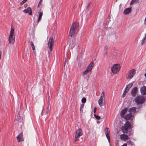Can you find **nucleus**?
Wrapping results in <instances>:
<instances>
[{
  "instance_id": "16",
  "label": "nucleus",
  "mask_w": 146,
  "mask_h": 146,
  "mask_svg": "<svg viewBox=\"0 0 146 146\" xmlns=\"http://www.w3.org/2000/svg\"><path fill=\"white\" fill-rule=\"evenodd\" d=\"M131 11L132 9L131 7L127 8L124 10L123 13L125 15H128L131 12Z\"/></svg>"
},
{
  "instance_id": "14",
  "label": "nucleus",
  "mask_w": 146,
  "mask_h": 146,
  "mask_svg": "<svg viewBox=\"0 0 146 146\" xmlns=\"http://www.w3.org/2000/svg\"><path fill=\"white\" fill-rule=\"evenodd\" d=\"M23 12L25 13H28L29 15H32V10L30 7H28L26 9H24L23 10Z\"/></svg>"
},
{
  "instance_id": "35",
  "label": "nucleus",
  "mask_w": 146,
  "mask_h": 146,
  "mask_svg": "<svg viewBox=\"0 0 146 146\" xmlns=\"http://www.w3.org/2000/svg\"><path fill=\"white\" fill-rule=\"evenodd\" d=\"M2 52L1 51H0V60L1 58V56Z\"/></svg>"
},
{
  "instance_id": "30",
  "label": "nucleus",
  "mask_w": 146,
  "mask_h": 146,
  "mask_svg": "<svg viewBox=\"0 0 146 146\" xmlns=\"http://www.w3.org/2000/svg\"><path fill=\"white\" fill-rule=\"evenodd\" d=\"M84 106V104H82L80 106V111H81V109L83 108Z\"/></svg>"
},
{
  "instance_id": "4",
  "label": "nucleus",
  "mask_w": 146,
  "mask_h": 146,
  "mask_svg": "<svg viewBox=\"0 0 146 146\" xmlns=\"http://www.w3.org/2000/svg\"><path fill=\"white\" fill-rule=\"evenodd\" d=\"M135 101L138 104H141L145 102L144 97L141 96H138L135 98Z\"/></svg>"
},
{
  "instance_id": "3",
  "label": "nucleus",
  "mask_w": 146,
  "mask_h": 146,
  "mask_svg": "<svg viewBox=\"0 0 146 146\" xmlns=\"http://www.w3.org/2000/svg\"><path fill=\"white\" fill-rule=\"evenodd\" d=\"M94 65L93 62L92 61L91 62L90 64L87 67L86 70L83 72V76H84L90 72L92 71V68L94 67Z\"/></svg>"
},
{
  "instance_id": "25",
  "label": "nucleus",
  "mask_w": 146,
  "mask_h": 146,
  "mask_svg": "<svg viewBox=\"0 0 146 146\" xmlns=\"http://www.w3.org/2000/svg\"><path fill=\"white\" fill-rule=\"evenodd\" d=\"M139 0H132L130 3V5H133L135 3H139Z\"/></svg>"
},
{
  "instance_id": "1",
  "label": "nucleus",
  "mask_w": 146,
  "mask_h": 146,
  "mask_svg": "<svg viewBox=\"0 0 146 146\" xmlns=\"http://www.w3.org/2000/svg\"><path fill=\"white\" fill-rule=\"evenodd\" d=\"M79 31V24L77 23H73L70 27L69 35L71 37H74Z\"/></svg>"
},
{
  "instance_id": "38",
  "label": "nucleus",
  "mask_w": 146,
  "mask_h": 146,
  "mask_svg": "<svg viewBox=\"0 0 146 146\" xmlns=\"http://www.w3.org/2000/svg\"><path fill=\"white\" fill-rule=\"evenodd\" d=\"M99 123V122H97V123Z\"/></svg>"
},
{
  "instance_id": "37",
  "label": "nucleus",
  "mask_w": 146,
  "mask_h": 146,
  "mask_svg": "<svg viewBox=\"0 0 146 146\" xmlns=\"http://www.w3.org/2000/svg\"><path fill=\"white\" fill-rule=\"evenodd\" d=\"M145 37H146V34H145Z\"/></svg>"
},
{
  "instance_id": "29",
  "label": "nucleus",
  "mask_w": 146,
  "mask_h": 146,
  "mask_svg": "<svg viewBox=\"0 0 146 146\" xmlns=\"http://www.w3.org/2000/svg\"><path fill=\"white\" fill-rule=\"evenodd\" d=\"M127 92H126L125 90L124 92L123 93V94L122 95V97L123 98L126 95V94Z\"/></svg>"
},
{
  "instance_id": "6",
  "label": "nucleus",
  "mask_w": 146,
  "mask_h": 146,
  "mask_svg": "<svg viewBox=\"0 0 146 146\" xmlns=\"http://www.w3.org/2000/svg\"><path fill=\"white\" fill-rule=\"evenodd\" d=\"M105 95V92H102L101 94L100 98L98 101V104L101 107L103 106L104 105Z\"/></svg>"
},
{
  "instance_id": "5",
  "label": "nucleus",
  "mask_w": 146,
  "mask_h": 146,
  "mask_svg": "<svg viewBox=\"0 0 146 146\" xmlns=\"http://www.w3.org/2000/svg\"><path fill=\"white\" fill-rule=\"evenodd\" d=\"M120 69V65L119 64H115L111 68L112 72L114 74L118 72Z\"/></svg>"
},
{
  "instance_id": "23",
  "label": "nucleus",
  "mask_w": 146,
  "mask_h": 146,
  "mask_svg": "<svg viewBox=\"0 0 146 146\" xmlns=\"http://www.w3.org/2000/svg\"><path fill=\"white\" fill-rule=\"evenodd\" d=\"M39 16L37 19L38 23L40 21L43 15V13L42 12H40L39 13Z\"/></svg>"
},
{
  "instance_id": "10",
  "label": "nucleus",
  "mask_w": 146,
  "mask_h": 146,
  "mask_svg": "<svg viewBox=\"0 0 146 146\" xmlns=\"http://www.w3.org/2000/svg\"><path fill=\"white\" fill-rule=\"evenodd\" d=\"M136 73V70L134 69L130 70L129 73L127 75V79H131L133 78V76Z\"/></svg>"
},
{
  "instance_id": "2",
  "label": "nucleus",
  "mask_w": 146,
  "mask_h": 146,
  "mask_svg": "<svg viewBox=\"0 0 146 146\" xmlns=\"http://www.w3.org/2000/svg\"><path fill=\"white\" fill-rule=\"evenodd\" d=\"M8 41L11 44H14L15 41V35L14 34V29L11 28L9 34Z\"/></svg>"
},
{
  "instance_id": "24",
  "label": "nucleus",
  "mask_w": 146,
  "mask_h": 146,
  "mask_svg": "<svg viewBox=\"0 0 146 146\" xmlns=\"http://www.w3.org/2000/svg\"><path fill=\"white\" fill-rule=\"evenodd\" d=\"M31 45V46L32 48V49L33 52L34 53H35V45L33 43V42L32 41H31L30 42Z\"/></svg>"
},
{
  "instance_id": "21",
  "label": "nucleus",
  "mask_w": 146,
  "mask_h": 146,
  "mask_svg": "<svg viewBox=\"0 0 146 146\" xmlns=\"http://www.w3.org/2000/svg\"><path fill=\"white\" fill-rule=\"evenodd\" d=\"M120 137L121 139L124 141L127 140L129 138L127 135L124 134L121 135Z\"/></svg>"
},
{
  "instance_id": "39",
  "label": "nucleus",
  "mask_w": 146,
  "mask_h": 146,
  "mask_svg": "<svg viewBox=\"0 0 146 146\" xmlns=\"http://www.w3.org/2000/svg\"><path fill=\"white\" fill-rule=\"evenodd\" d=\"M131 144H132V145H133V143H131Z\"/></svg>"
},
{
  "instance_id": "36",
  "label": "nucleus",
  "mask_w": 146,
  "mask_h": 146,
  "mask_svg": "<svg viewBox=\"0 0 146 146\" xmlns=\"http://www.w3.org/2000/svg\"><path fill=\"white\" fill-rule=\"evenodd\" d=\"M144 24H146V17H145V18L144 20Z\"/></svg>"
},
{
  "instance_id": "26",
  "label": "nucleus",
  "mask_w": 146,
  "mask_h": 146,
  "mask_svg": "<svg viewBox=\"0 0 146 146\" xmlns=\"http://www.w3.org/2000/svg\"><path fill=\"white\" fill-rule=\"evenodd\" d=\"M145 42H146V38L144 37L142 40L141 42V45H143Z\"/></svg>"
},
{
  "instance_id": "9",
  "label": "nucleus",
  "mask_w": 146,
  "mask_h": 146,
  "mask_svg": "<svg viewBox=\"0 0 146 146\" xmlns=\"http://www.w3.org/2000/svg\"><path fill=\"white\" fill-rule=\"evenodd\" d=\"M54 43V40L53 37H50L48 42V45L49 48V50L51 52L53 50V46Z\"/></svg>"
},
{
  "instance_id": "11",
  "label": "nucleus",
  "mask_w": 146,
  "mask_h": 146,
  "mask_svg": "<svg viewBox=\"0 0 146 146\" xmlns=\"http://www.w3.org/2000/svg\"><path fill=\"white\" fill-rule=\"evenodd\" d=\"M70 46L72 49L75 46H76L77 48H78V42L75 39L73 40L72 42L70 44Z\"/></svg>"
},
{
  "instance_id": "40",
  "label": "nucleus",
  "mask_w": 146,
  "mask_h": 146,
  "mask_svg": "<svg viewBox=\"0 0 146 146\" xmlns=\"http://www.w3.org/2000/svg\"><path fill=\"white\" fill-rule=\"evenodd\" d=\"M88 6L87 8L88 9Z\"/></svg>"
},
{
  "instance_id": "17",
  "label": "nucleus",
  "mask_w": 146,
  "mask_h": 146,
  "mask_svg": "<svg viewBox=\"0 0 146 146\" xmlns=\"http://www.w3.org/2000/svg\"><path fill=\"white\" fill-rule=\"evenodd\" d=\"M127 111V108L123 109L121 111L120 115L122 117H123L125 115V114Z\"/></svg>"
},
{
  "instance_id": "31",
  "label": "nucleus",
  "mask_w": 146,
  "mask_h": 146,
  "mask_svg": "<svg viewBox=\"0 0 146 146\" xmlns=\"http://www.w3.org/2000/svg\"><path fill=\"white\" fill-rule=\"evenodd\" d=\"M43 0H40L38 5V7L41 4V2H42Z\"/></svg>"
},
{
  "instance_id": "7",
  "label": "nucleus",
  "mask_w": 146,
  "mask_h": 146,
  "mask_svg": "<svg viewBox=\"0 0 146 146\" xmlns=\"http://www.w3.org/2000/svg\"><path fill=\"white\" fill-rule=\"evenodd\" d=\"M131 123L128 121H127L124 124L123 126L121 127V129L124 132H126L128 130L131 129Z\"/></svg>"
},
{
  "instance_id": "33",
  "label": "nucleus",
  "mask_w": 146,
  "mask_h": 146,
  "mask_svg": "<svg viewBox=\"0 0 146 146\" xmlns=\"http://www.w3.org/2000/svg\"><path fill=\"white\" fill-rule=\"evenodd\" d=\"M97 108L96 107H95L94 110V113H95L96 110Z\"/></svg>"
},
{
  "instance_id": "15",
  "label": "nucleus",
  "mask_w": 146,
  "mask_h": 146,
  "mask_svg": "<svg viewBox=\"0 0 146 146\" xmlns=\"http://www.w3.org/2000/svg\"><path fill=\"white\" fill-rule=\"evenodd\" d=\"M17 141L19 142L21 141H23V135L22 133H21L19 134L17 136Z\"/></svg>"
},
{
  "instance_id": "22",
  "label": "nucleus",
  "mask_w": 146,
  "mask_h": 146,
  "mask_svg": "<svg viewBox=\"0 0 146 146\" xmlns=\"http://www.w3.org/2000/svg\"><path fill=\"white\" fill-rule=\"evenodd\" d=\"M132 116V115L129 113L125 115L123 118H124L125 120H128L130 119Z\"/></svg>"
},
{
  "instance_id": "18",
  "label": "nucleus",
  "mask_w": 146,
  "mask_h": 146,
  "mask_svg": "<svg viewBox=\"0 0 146 146\" xmlns=\"http://www.w3.org/2000/svg\"><path fill=\"white\" fill-rule=\"evenodd\" d=\"M136 109V108L135 107H133L130 108L128 110V111L129 113L130 114H131L132 115L133 114L135 113Z\"/></svg>"
},
{
  "instance_id": "34",
  "label": "nucleus",
  "mask_w": 146,
  "mask_h": 146,
  "mask_svg": "<svg viewBox=\"0 0 146 146\" xmlns=\"http://www.w3.org/2000/svg\"><path fill=\"white\" fill-rule=\"evenodd\" d=\"M107 54V52L106 51H105V52L104 53V56H106Z\"/></svg>"
},
{
  "instance_id": "27",
  "label": "nucleus",
  "mask_w": 146,
  "mask_h": 146,
  "mask_svg": "<svg viewBox=\"0 0 146 146\" xmlns=\"http://www.w3.org/2000/svg\"><path fill=\"white\" fill-rule=\"evenodd\" d=\"M81 101L83 103H85L86 101V98L85 97L83 98L81 100Z\"/></svg>"
},
{
  "instance_id": "19",
  "label": "nucleus",
  "mask_w": 146,
  "mask_h": 146,
  "mask_svg": "<svg viewBox=\"0 0 146 146\" xmlns=\"http://www.w3.org/2000/svg\"><path fill=\"white\" fill-rule=\"evenodd\" d=\"M141 92L142 95H145L146 94V87L143 86L141 88Z\"/></svg>"
},
{
  "instance_id": "12",
  "label": "nucleus",
  "mask_w": 146,
  "mask_h": 146,
  "mask_svg": "<svg viewBox=\"0 0 146 146\" xmlns=\"http://www.w3.org/2000/svg\"><path fill=\"white\" fill-rule=\"evenodd\" d=\"M104 132L109 142L110 143V137L109 135L110 130L108 128H106L105 129Z\"/></svg>"
},
{
  "instance_id": "20",
  "label": "nucleus",
  "mask_w": 146,
  "mask_h": 146,
  "mask_svg": "<svg viewBox=\"0 0 146 146\" xmlns=\"http://www.w3.org/2000/svg\"><path fill=\"white\" fill-rule=\"evenodd\" d=\"M133 85V84L132 82H131L127 85L126 86L125 89V90L126 92H128L129 89L132 87Z\"/></svg>"
},
{
  "instance_id": "28",
  "label": "nucleus",
  "mask_w": 146,
  "mask_h": 146,
  "mask_svg": "<svg viewBox=\"0 0 146 146\" xmlns=\"http://www.w3.org/2000/svg\"><path fill=\"white\" fill-rule=\"evenodd\" d=\"M94 115L95 117L98 120H99L100 118V116L99 115H96L95 114H94Z\"/></svg>"
},
{
  "instance_id": "8",
  "label": "nucleus",
  "mask_w": 146,
  "mask_h": 146,
  "mask_svg": "<svg viewBox=\"0 0 146 146\" xmlns=\"http://www.w3.org/2000/svg\"><path fill=\"white\" fill-rule=\"evenodd\" d=\"M83 134V131L80 129H78L75 132V141H76L80 138V136Z\"/></svg>"
},
{
  "instance_id": "32",
  "label": "nucleus",
  "mask_w": 146,
  "mask_h": 146,
  "mask_svg": "<svg viewBox=\"0 0 146 146\" xmlns=\"http://www.w3.org/2000/svg\"><path fill=\"white\" fill-rule=\"evenodd\" d=\"M108 48V47L106 45L104 46V49L105 50H107Z\"/></svg>"
},
{
  "instance_id": "13",
  "label": "nucleus",
  "mask_w": 146,
  "mask_h": 146,
  "mask_svg": "<svg viewBox=\"0 0 146 146\" xmlns=\"http://www.w3.org/2000/svg\"><path fill=\"white\" fill-rule=\"evenodd\" d=\"M137 88L136 87H135L132 89L131 91V94L132 96L135 97L136 96L137 93Z\"/></svg>"
}]
</instances>
